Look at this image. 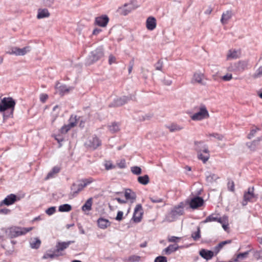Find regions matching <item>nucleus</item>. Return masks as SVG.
<instances>
[{
  "instance_id": "obj_50",
  "label": "nucleus",
  "mask_w": 262,
  "mask_h": 262,
  "mask_svg": "<svg viewBox=\"0 0 262 262\" xmlns=\"http://www.w3.org/2000/svg\"><path fill=\"white\" fill-rule=\"evenodd\" d=\"M17 47H12L10 48L6 53L9 54H14L17 56Z\"/></svg>"
},
{
  "instance_id": "obj_20",
  "label": "nucleus",
  "mask_w": 262,
  "mask_h": 262,
  "mask_svg": "<svg viewBox=\"0 0 262 262\" xmlns=\"http://www.w3.org/2000/svg\"><path fill=\"white\" fill-rule=\"evenodd\" d=\"M261 140L262 136L257 138L252 142H247L246 145L251 150L254 151Z\"/></svg>"
},
{
  "instance_id": "obj_12",
  "label": "nucleus",
  "mask_w": 262,
  "mask_h": 262,
  "mask_svg": "<svg viewBox=\"0 0 262 262\" xmlns=\"http://www.w3.org/2000/svg\"><path fill=\"white\" fill-rule=\"evenodd\" d=\"M194 149L197 152V154L202 152H207V150H209L207 145L203 141H195Z\"/></svg>"
},
{
  "instance_id": "obj_54",
  "label": "nucleus",
  "mask_w": 262,
  "mask_h": 262,
  "mask_svg": "<svg viewBox=\"0 0 262 262\" xmlns=\"http://www.w3.org/2000/svg\"><path fill=\"white\" fill-rule=\"evenodd\" d=\"M155 68L157 70H162L163 67V61L159 60L155 65Z\"/></svg>"
},
{
  "instance_id": "obj_18",
  "label": "nucleus",
  "mask_w": 262,
  "mask_h": 262,
  "mask_svg": "<svg viewBox=\"0 0 262 262\" xmlns=\"http://www.w3.org/2000/svg\"><path fill=\"white\" fill-rule=\"evenodd\" d=\"M16 201V196L15 194H11L8 195L2 202L0 205H5L9 206L13 204Z\"/></svg>"
},
{
  "instance_id": "obj_14",
  "label": "nucleus",
  "mask_w": 262,
  "mask_h": 262,
  "mask_svg": "<svg viewBox=\"0 0 262 262\" xmlns=\"http://www.w3.org/2000/svg\"><path fill=\"white\" fill-rule=\"evenodd\" d=\"M108 21V17L106 15H103L95 18V24L101 27H105Z\"/></svg>"
},
{
  "instance_id": "obj_55",
  "label": "nucleus",
  "mask_w": 262,
  "mask_h": 262,
  "mask_svg": "<svg viewBox=\"0 0 262 262\" xmlns=\"http://www.w3.org/2000/svg\"><path fill=\"white\" fill-rule=\"evenodd\" d=\"M117 166L120 168H124L126 167L125 160L122 159L120 162L117 163Z\"/></svg>"
},
{
  "instance_id": "obj_2",
  "label": "nucleus",
  "mask_w": 262,
  "mask_h": 262,
  "mask_svg": "<svg viewBox=\"0 0 262 262\" xmlns=\"http://www.w3.org/2000/svg\"><path fill=\"white\" fill-rule=\"evenodd\" d=\"M33 227L23 228L17 226L11 227L5 230L6 234L10 238H13L26 234L31 231Z\"/></svg>"
},
{
  "instance_id": "obj_62",
  "label": "nucleus",
  "mask_w": 262,
  "mask_h": 262,
  "mask_svg": "<svg viewBox=\"0 0 262 262\" xmlns=\"http://www.w3.org/2000/svg\"><path fill=\"white\" fill-rule=\"evenodd\" d=\"M123 212L121 211H119L117 213V215L115 218L117 221H121L123 219Z\"/></svg>"
},
{
  "instance_id": "obj_19",
  "label": "nucleus",
  "mask_w": 262,
  "mask_h": 262,
  "mask_svg": "<svg viewBox=\"0 0 262 262\" xmlns=\"http://www.w3.org/2000/svg\"><path fill=\"white\" fill-rule=\"evenodd\" d=\"M241 55L239 50L230 49L228 51L226 58L228 60L237 59L240 57Z\"/></svg>"
},
{
  "instance_id": "obj_3",
  "label": "nucleus",
  "mask_w": 262,
  "mask_h": 262,
  "mask_svg": "<svg viewBox=\"0 0 262 262\" xmlns=\"http://www.w3.org/2000/svg\"><path fill=\"white\" fill-rule=\"evenodd\" d=\"M74 242L70 241L68 242H58L56 245V249L50 253L51 258H56L64 254L63 251Z\"/></svg>"
},
{
  "instance_id": "obj_40",
  "label": "nucleus",
  "mask_w": 262,
  "mask_h": 262,
  "mask_svg": "<svg viewBox=\"0 0 262 262\" xmlns=\"http://www.w3.org/2000/svg\"><path fill=\"white\" fill-rule=\"evenodd\" d=\"M200 233H201L200 228L199 227H198L197 231L196 232L192 233L191 237L194 241H197L201 237Z\"/></svg>"
},
{
  "instance_id": "obj_25",
  "label": "nucleus",
  "mask_w": 262,
  "mask_h": 262,
  "mask_svg": "<svg viewBox=\"0 0 262 262\" xmlns=\"http://www.w3.org/2000/svg\"><path fill=\"white\" fill-rule=\"evenodd\" d=\"M49 16V12L47 9H39L38 10V13L37 18L39 19H42L45 17H48Z\"/></svg>"
},
{
  "instance_id": "obj_43",
  "label": "nucleus",
  "mask_w": 262,
  "mask_h": 262,
  "mask_svg": "<svg viewBox=\"0 0 262 262\" xmlns=\"http://www.w3.org/2000/svg\"><path fill=\"white\" fill-rule=\"evenodd\" d=\"M59 111L60 108L58 105H57L53 107L52 111V115L54 120H55L58 117Z\"/></svg>"
},
{
  "instance_id": "obj_64",
  "label": "nucleus",
  "mask_w": 262,
  "mask_h": 262,
  "mask_svg": "<svg viewBox=\"0 0 262 262\" xmlns=\"http://www.w3.org/2000/svg\"><path fill=\"white\" fill-rule=\"evenodd\" d=\"M180 238L174 236H169L168 237V241L169 242H177Z\"/></svg>"
},
{
  "instance_id": "obj_48",
  "label": "nucleus",
  "mask_w": 262,
  "mask_h": 262,
  "mask_svg": "<svg viewBox=\"0 0 262 262\" xmlns=\"http://www.w3.org/2000/svg\"><path fill=\"white\" fill-rule=\"evenodd\" d=\"M152 117V115L151 114H147L144 115H142L141 117H139L138 120L139 121H145L150 120Z\"/></svg>"
},
{
  "instance_id": "obj_51",
  "label": "nucleus",
  "mask_w": 262,
  "mask_h": 262,
  "mask_svg": "<svg viewBox=\"0 0 262 262\" xmlns=\"http://www.w3.org/2000/svg\"><path fill=\"white\" fill-rule=\"evenodd\" d=\"M155 262H167V260L165 256H159L155 258Z\"/></svg>"
},
{
  "instance_id": "obj_61",
  "label": "nucleus",
  "mask_w": 262,
  "mask_h": 262,
  "mask_svg": "<svg viewBox=\"0 0 262 262\" xmlns=\"http://www.w3.org/2000/svg\"><path fill=\"white\" fill-rule=\"evenodd\" d=\"M222 248L223 247L219 243L217 245L214 247L213 252H214L215 254H217Z\"/></svg>"
},
{
  "instance_id": "obj_34",
  "label": "nucleus",
  "mask_w": 262,
  "mask_h": 262,
  "mask_svg": "<svg viewBox=\"0 0 262 262\" xmlns=\"http://www.w3.org/2000/svg\"><path fill=\"white\" fill-rule=\"evenodd\" d=\"M138 182L141 184L146 185L149 182V178L148 175L145 174L143 176H140L138 178Z\"/></svg>"
},
{
  "instance_id": "obj_41",
  "label": "nucleus",
  "mask_w": 262,
  "mask_h": 262,
  "mask_svg": "<svg viewBox=\"0 0 262 262\" xmlns=\"http://www.w3.org/2000/svg\"><path fill=\"white\" fill-rule=\"evenodd\" d=\"M262 76V66L259 67L253 74L252 77L254 79L259 78Z\"/></svg>"
},
{
  "instance_id": "obj_42",
  "label": "nucleus",
  "mask_w": 262,
  "mask_h": 262,
  "mask_svg": "<svg viewBox=\"0 0 262 262\" xmlns=\"http://www.w3.org/2000/svg\"><path fill=\"white\" fill-rule=\"evenodd\" d=\"M131 171L134 174L139 175L141 173L142 169L140 167L135 166L131 167Z\"/></svg>"
},
{
  "instance_id": "obj_31",
  "label": "nucleus",
  "mask_w": 262,
  "mask_h": 262,
  "mask_svg": "<svg viewBox=\"0 0 262 262\" xmlns=\"http://www.w3.org/2000/svg\"><path fill=\"white\" fill-rule=\"evenodd\" d=\"M41 241L37 238H31L30 241V247L32 249H38L40 245Z\"/></svg>"
},
{
  "instance_id": "obj_29",
  "label": "nucleus",
  "mask_w": 262,
  "mask_h": 262,
  "mask_svg": "<svg viewBox=\"0 0 262 262\" xmlns=\"http://www.w3.org/2000/svg\"><path fill=\"white\" fill-rule=\"evenodd\" d=\"M128 6V4H125L123 6L120 7L117 10V12L121 15H126L129 13V10H127L126 7Z\"/></svg>"
},
{
  "instance_id": "obj_21",
  "label": "nucleus",
  "mask_w": 262,
  "mask_h": 262,
  "mask_svg": "<svg viewBox=\"0 0 262 262\" xmlns=\"http://www.w3.org/2000/svg\"><path fill=\"white\" fill-rule=\"evenodd\" d=\"M156 19L152 16H150L147 18L146 21V26L148 30H153L156 27Z\"/></svg>"
},
{
  "instance_id": "obj_4",
  "label": "nucleus",
  "mask_w": 262,
  "mask_h": 262,
  "mask_svg": "<svg viewBox=\"0 0 262 262\" xmlns=\"http://www.w3.org/2000/svg\"><path fill=\"white\" fill-rule=\"evenodd\" d=\"M196 112L191 116V119L193 121H200L209 117V114L207 107L204 104H201L195 107Z\"/></svg>"
},
{
  "instance_id": "obj_32",
  "label": "nucleus",
  "mask_w": 262,
  "mask_h": 262,
  "mask_svg": "<svg viewBox=\"0 0 262 262\" xmlns=\"http://www.w3.org/2000/svg\"><path fill=\"white\" fill-rule=\"evenodd\" d=\"M83 189L82 185L80 184H75L74 183L71 186V191L73 193V195L75 194H77L79 191H81Z\"/></svg>"
},
{
  "instance_id": "obj_28",
  "label": "nucleus",
  "mask_w": 262,
  "mask_h": 262,
  "mask_svg": "<svg viewBox=\"0 0 262 262\" xmlns=\"http://www.w3.org/2000/svg\"><path fill=\"white\" fill-rule=\"evenodd\" d=\"M170 132H176L180 131L183 129V127L176 123H172L169 125L166 126Z\"/></svg>"
},
{
  "instance_id": "obj_45",
  "label": "nucleus",
  "mask_w": 262,
  "mask_h": 262,
  "mask_svg": "<svg viewBox=\"0 0 262 262\" xmlns=\"http://www.w3.org/2000/svg\"><path fill=\"white\" fill-rule=\"evenodd\" d=\"M208 136L213 137L219 141H222L224 138V135L220 134L219 133L210 134L208 135Z\"/></svg>"
},
{
  "instance_id": "obj_8",
  "label": "nucleus",
  "mask_w": 262,
  "mask_h": 262,
  "mask_svg": "<svg viewBox=\"0 0 262 262\" xmlns=\"http://www.w3.org/2000/svg\"><path fill=\"white\" fill-rule=\"evenodd\" d=\"M77 118L76 116L72 115L69 120V123L63 126L60 129L62 134H66L71 128L76 125Z\"/></svg>"
},
{
  "instance_id": "obj_49",
  "label": "nucleus",
  "mask_w": 262,
  "mask_h": 262,
  "mask_svg": "<svg viewBox=\"0 0 262 262\" xmlns=\"http://www.w3.org/2000/svg\"><path fill=\"white\" fill-rule=\"evenodd\" d=\"M259 128L256 127L255 129H252L251 130L250 133L248 135L247 138L251 139L252 138L255 136L257 130H259Z\"/></svg>"
},
{
  "instance_id": "obj_10",
  "label": "nucleus",
  "mask_w": 262,
  "mask_h": 262,
  "mask_svg": "<svg viewBox=\"0 0 262 262\" xmlns=\"http://www.w3.org/2000/svg\"><path fill=\"white\" fill-rule=\"evenodd\" d=\"M143 214V211L141 205H137L135 208L133 217L134 221L136 223L140 222L141 221Z\"/></svg>"
},
{
  "instance_id": "obj_56",
  "label": "nucleus",
  "mask_w": 262,
  "mask_h": 262,
  "mask_svg": "<svg viewBox=\"0 0 262 262\" xmlns=\"http://www.w3.org/2000/svg\"><path fill=\"white\" fill-rule=\"evenodd\" d=\"M116 58L112 54L110 55L108 57V63L109 64H112L113 63H116Z\"/></svg>"
},
{
  "instance_id": "obj_63",
  "label": "nucleus",
  "mask_w": 262,
  "mask_h": 262,
  "mask_svg": "<svg viewBox=\"0 0 262 262\" xmlns=\"http://www.w3.org/2000/svg\"><path fill=\"white\" fill-rule=\"evenodd\" d=\"M149 199L153 203H161L163 201L162 199L157 197H150Z\"/></svg>"
},
{
  "instance_id": "obj_9",
  "label": "nucleus",
  "mask_w": 262,
  "mask_h": 262,
  "mask_svg": "<svg viewBox=\"0 0 262 262\" xmlns=\"http://www.w3.org/2000/svg\"><path fill=\"white\" fill-rule=\"evenodd\" d=\"M191 82L192 83H198L202 85H205L206 84V79L203 74L195 73L193 74Z\"/></svg>"
},
{
  "instance_id": "obj_58",
  "label": "nucleus",
  "mask_w": 262,
  "mask_h": 262,
  "mask_svg": "<svg viewBox=\"0 0 262 262\" xmlns=\"http://www.w3.org/2000/svg\"><path fill=\"white\" fill-rule=\"evenodd\" d=\"M48 95L46 94H41L40 95V100L42 103H45L48 99Z\"/></svg>"
},
{
  "instance_id": "obj_7",
  "label": "nucleus",
  "mask_w": 262,
  "mask_h": 262,
  "mask_svg": "<svg viewBox=\"0 0 262 262\" xmlns=\"http://www.w3.org/2000/svg\"><path fill=\"white\" fill-rule=\"evenodd\" d=\"M15 105V100L11 97H5L1 100L0 102V112H4L5 111L10 109L11 115H12L13 112Z\"/></svg>"
},
{
  "instance_id": "obj_30",
  "label": "nucleus",
  "mask_w": 262,
  "mask_h": 262,
  "mask_svg": "<svg viewBox=\"0 0 262 262\" xmlns=\"http://www.w3.org/2000/svg\"><path fill=\"white\" fill-rule=\"evenodd\" d=\"M232 16V12L231 11H227L223 13L221 21L223 24H226Z\"/></svg>"
},
{
  "instance_id": "obj_26",
  "label": "nucleus",
  "mask_w": 262,
  "mask_h": 262,
  "mask_svg": "<svg viewBox=\"0 0 262 262\" xmlns=\"http://www.w3.org/2000/svg\"><path fill=\"white\" fill-rule=\"evenodd\" d=\"M178 249V246L176 245H170L163 250V254L169 255L172 252L176 251Z\"/></svg>"
},
{
  "instance_id": "obj_59",
  "label": "nucleus",
  "mask_w": 262,
  "mask_h": 262,
  "mask_svg": "<svg viewBox=\"0 0 262 262\" xmlns=\"http://www.w3.org/2000/svg\"><path fill=\"white\" fill-rule=\"evenodd\" d=\"M248 253H249V252L247 251V252H244V253H241L238 254L237 255V257L235 259V261H237L238 259L243 258H244V257H246L247 255L248 254Z\"/></svg>"
},
{
  "instance_id": "obj_24",
  "label": "nucleus",
  "mask_w": 262,
  "mask_h": 262,
  "mask_svg": "<svg viewBox=\"0 0 262 262\" xmlns=\"http://www.w3.org/2000/svg\"><path fill=\"white\" fill-rule=\"evenodd\" d=\"M198 158L201 160L203 163H206L210 158L209 150L207 152H200L197 154Z\"/></svg>"
},
{
  "instance_id": "obj_39",
  "label": "nucleus",
  "mask_w": 262,
  "mask_h": 262,
  "mask_svg": "<svg viewBox=\"0 0 262 262\" xmlns=\"http://www.w3.org/2000/svg\"><path fill=\"white\" fill-rule=\"evenodd\" d=\"M72 209V207L70 205L68 204H65L62 205H60L59 207V211L60 212H69Z\"/></svg>"
},
{
  "instance_id": "obj_53",
  "label": "nucleus",
  "mask_w": 262,
  "mask_h": 262,
  "mask_svg": "<svg viewBox=\"0 0 262 262\" xmlns=\"http://www.w3.org/2000/svg\"><path fill=\"white\" fill-rule=\"evenodd\" d=\"M128 259L129 261L133 262L139 261L140 260V256L135 255H132L129 257Z\"/></svg>"
},
{
  "instance_id": "obj_47",
  "label": "nucleus",
  "mask_w": 262,
  "mask_h": 262,
  "mask_svg": "<svg viewBox=\"0 0 262 262\" xmlns=\"http://www.w3.org/2000/svg\"><path fill=\"white\" fill-rule=\"evenodd\" d=\"M217 217L215 216L214 214H211L206 217L204 223H207L213 221H216Z\"/></svg>"
},
{
  "instance_id": "obj_57",
  "label": "nucleus",
  "mask_w": 262,
  "mask_h": 262,
  "mask_svg": "<svg viewBox=\"0 0 262 262\" xmlns=\"http://www.w3.org/2000/svg\"><path fill=\"white\" fill-rule=\"evenodd\" d=\"M228 189L232 192H233L234 191V184L233 181H231L228 182Z\"/></svg>"
},
{
  "instance_id": "obj_38",
  "label": "nucleus",
  "mask_w": 262,
  "mask_h": 262,
  "mask_svg": "<svg viewBox=\"0 0 262 262\" xmlns=\"http://www.w3.org/2000/svg\"><path fill=\"white\" fill-rule=\"evenodd\" d=\"M30 51V47H26L22 49L17 48V56H23L27 54L28 52Z\"/></svg>"
},
{
  "instance_id": "obj_22",
  "label": "nucleus",
  "mask_w": 262,
  "mask_h": 262,
  "mask_svg": "<svg viewBox=\"0 0 262 262\" xmlns=\"http://www.w3.org/2000/svg\"><path fill=\"white\" fill-rule=\"evenodd\" d=\"M199 254L201 257L206 260L211 259L214 256V252L203 249L200 251Z\"/></svg>"
},
{
  "instance_id": "obj_46",
  "label": "nucleus",
  "mask_w": 262,
  "mask_h": 262,
  "mask_svg": "<svg viewBox=\"0 0 262 262\" xmlns=\"http://www.w3.org/2000/svg\"><path fill=\"white\" fill-rule=\"evenodd\" d=\"M172 82V78L170 76L165 77L163 79V83L166 85H170Z\"/></svg>"
},
{
  "instance_id": "obj_27",
  "label": "nucleus",
  "mask_w": 262,
  "mask_h": 262,
  "mask_svg": "<svg viewBox=\"0 0 262 262\" xmlns=\"http://www.w3.org/2000/svg\"><path fill=\"white\" fill-rule=\"evenodd\" d=\"M219 178V177L214 173H211L209 172L206 173V180L209 183H212Z\"/></svg>"
},
{
  "instance_id": "obj_60",
  "label": "nucleus",
  "mask_w": 262,
  "mask_h": 262,
  "mask_svg": "<svg viewBox=\"0 0 262 262\" xmlns=\"http://www.w3.org/2000/svg\"><path fill=\"white\" fill-rule=\"evenodd\" d=\"M232 78V75L231 74L228 73L226 75L223 76L222 79L224 81H229Z\"/></svg>"
},
{
  "instance_id": "obj_33",
  "label": "nucleus",
  "mask_w": 262,
  "mask_h": 262,
  "mask_svg": "<svg viewBox=\"0 0 262 262\" xmlns=\"http://www.w3.org/2000/svg\"><path fill=\"white\" fill-rule=\"evenodd\" d=\"M61 167L60 165L54 166L50 170V178H55L61 170Z\"/></svg>"
},
{
  "instance_id": "obj_6",
  "label": "nucleus",
  "mask_w": 262,
  "mask_h": 262,
  "mask_svg": "<svg viewBox=\"0 0 262 262\" xmlns=\"http://www.w3.org/2000/svg\"><path fill=\"white\" fill-rule=\"evenodd\" d=\"M249 60L248 59L239 60L234 63L230 64L228 68L230 72H243L249 69Z\"/></svg>"
},
{
  "instance_id": "obj_23",
  "label": "nucleus",
  "mask_w": 262,
  "mask_h": 262,
  "mask_svg": "<svg viewBox=\"0 0 262 262\" xmlns=\"http://www.w3.org/2000/svg\"><path fill=\"white\" fill-rule=\"evenodd\" d=\"M97 223L99 227L101 229H105L111 225L110 222L108 220L103 218H99L97 220Z\"/></svg>"
},
{
  "instance_id": "obj_15",
  "label": "nucleus",
  "mask_w": 262,
  "mask_h": 262,
  "mask_svg": "<svg viewBox=\"0 0 262 262\" xmlns=\"http://www.w3.org/2000/svg\"><path fill=\"white\" fill-rule=\"evenodd\" d=\"M204 204V200L200 196L192 198L189 203L190 207L192 209H196L202 206Z\"/></svg>"
},
{
  "instance_id": "obj_35",
  "label": "nucleus",
  "mask_w": 262,
  "mask_h": 262,
  "mask_svg": "<svg viewBox=\"0 0 262 262\" xmlns=\"http://www.w3.org/2000/svg\"><path fill=\"white\" fill-rule=\"evenodd\" d=\"M92 198H89L82 206V209L83 211H90L92 209Z\"/></svg>"
},
{
  "instance_id": "obj_1",
  "label": "nucleus",
  "mask_w": 262,
  "mask_h": 262,
  "mask_svg": "<svg viewBox=\"0 0 262 262\" xmlns=\"http://www.w3.org/2000/svg\"><path fill=\"white\" fill-rule=\"evenodd\" d=\"M184 213V204L183 203L174 206L166 215L164 221L172 222L176 221L180 216Z\"/></svg>"
},
{
  "instance_id": "obj_17",
  "label": "nucleus",
  "mask_w": 262,
  "mask_h": 262,
  "mask_svg": "<svg viewBox=\"0 0 262 262\" xmlns=\"http://www.w3.org/2000/svg\"><path fill=\"white\" fill-rule=\"evenodd\" d=\"M101 145V141L97 137H92L90 138L88 146L93 149H96Z\"/></svg>"
},
{
  "instance_id": "obj_11",
  "label": "nucleus",
  "mask_w": 262,
  "mask_h": 262,
  "mask_svg": "<svg viewBox=\"0 0 262 262\" xmlns=\"http://www.w3.org/2000/svg\"><path fill=\"white\" fill-rule=\"evenodd\" d=\"M254 187H250L248 188V191L244 193V199L242 203L243 206H246L248 202L251 201L254 197Z\"/></svg>"
},
{
  "instance_id": "obj_13",
  "label": "nucleus",
  "mask_w": 262,
  "mask_h": 262,
  "mask_svg": "<svg viewBox=\"0 0 262 262\" xmlns=\"http://www.w3.org/2000/svg\"><path fill=\"white\" fill-rule=\"evenodd\" d=\"M129 98L127 96H123L120 98H117L114 101L109 104V107H119L126 103Z\"/></svg>"
},
{
  "instance_id": "obj_16",
  "label": "nucleus",
  "mask_w": 262,
  "mask_h": 262,
  "mask_svg": "<svg viewBox=\"0 0 262 262\" xmlns=\"http://www.w3.org/2000/svg\"><path fill=\"white\" fill-rule=\"evenodd\" d=\"M56 93H59L60 95H63L64 94L68 93L71 90V88H67L65 85H61L59 82L56 83L55 85Z\"/></svg>"
},
{
  "instance_id": "obj_5",
  "label": "nucleus",
  "mask_w": 262,
  "mask_h": 262,
  "mask_svg": "<svg viewBox=\"0 0 262 262\" xmlns=\"http://www.w3.org/2000/svg\"><path fill=\"white\" fill-rule=\"evenodd\" d=\"M104 55L103 48L99 47L91 52L85 60V64L90 66L97 61Z\"/></svg>"
},
{
  "instance_id": "obj_52",
  "label": "nucleus",
  "mask_w": 262,
  "mask_h": 262,
  "mask_svg": "<svg viewBox=\"0 0 262 262\" xmlns=\"http://www.w3.org/2000/svg\"><path fill=\"white\" fill-rule=\"evenodd\" d=\"M216 222L222 224V225L225 223H228V217L227 216H223L222 217H217Z\"/></svg>"
},
{
  "instance_id": "obj_44",
  "label": "nucleus",
  "mask_w": 262,
  "mask_h": 262,
  "mask_svg": "<svg viewBox=\"0 0 262 262\" xmlns=\"http://www.w3.org/2000/svg\"><path fill=\"white\" fill-rule=\"evenodd\" d=\"M94 181V180L93 178H89L88 179H83L82 180V182H83V183H81V184L82 185V187L83 188H84L87 185H88L89 184H90Z\"/></svg>"
},
{
  "instance_id": "obj_36",
  "label": "nucleus",
  "mask_w": 262,
  "mask_h": 262,
  "mask_svg": "<svg viewBox=\"0 0 262 262\" xmlns=\"http://www.w3.org/2000/svg\"><path fill=\"white\" fill-rule=\"evenodd\" d=\"M124 196L126 200H134L136 199V194L132 192L131 190L127 189L124 193Z\"/></svg>"
},
{
  "instance_id": "obj_37",
  "label": "nucleus",
  "mask_w": 262,
  "mask_h": 262,
  "mask_svg": "<svg viewBox=\"0 0 262 262\" xmlns=\"http://www.w3.org/2000/svg\"><path fill=\"white\" fill-rule=\"evenodd\" d=\"M109 130L112 133H115L120 130L119 124L118 123L114 122L111 125L109 126Z\"/></svg>"
}]
</instances>
